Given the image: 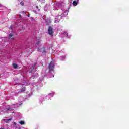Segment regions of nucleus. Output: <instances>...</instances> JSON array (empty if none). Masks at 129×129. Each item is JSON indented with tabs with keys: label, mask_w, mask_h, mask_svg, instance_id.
Listing matches in <instances>:
<instances>
[{
	"label": "nucleus",
	"mask_w": 129,
	"mask_h": 129,
	"mask_svg": "<svg viewBox=\"0 0 129 129\" xmlns=\"http://www.w3.org/2000/svg\"><path fill=\"white\" fill-rule=\"evenodd\" d=\"M54 68H55V63L53 61H51L48 66V69L49 71H54Z\"/></svg>",
	"instance_id": "1"
},
{
	"label": "nucleus",
	"mask_w": 129,
	"mask_h": 129,
	"mask_svg": "<svg viewBox=\"0 0 129 129\" xmlns=\"http://www.w3.org/2000/svg\"><path fill=\"white\" fill-rule=\"evenodd\" d=\"M46 22V25L47 26H49V25H50V24H51V23H52V22L51 21V20H50V19H46L45 20Z\"/></svg>",
	"instance_id": "2"
},
{
	"label": "nucleus",
	"mask_w": 129,
	"mask_h": 129,
	"mask_svg": "<svg viewBox=\"0 0 129 129\" xmlns=\"http://www.w3.org/2000/svg\"><path fill=\"white\" fill-rule=\"evenodd\" d=\"M48 33H53V28L52 27L49 26L48 30Z\"/></svg>",
	"instance_id": "3"
},
{
	"label": "nucleus",
	"mask_w": 129,
	"mask_h": 129,
	"mask_svg": "<svg viewBox=\"0 0 129 129\" xmlns=\"http://www.w3.org/2000/svg\"><path fill=\"white\" fill-rule=\"evenodd\" d=\"M41 52H42V55H45L46 54V49L45 48V47H43L42 48Z\"/></svg>",
	"instance_id": "4"
},
{
	"label": "nucleus",
	"mask_w": 129,
	"mask_h": 129,
	"mask_svg": "<svg viewBox=\"0 0 129 129\" xmlns=\"http://www.w3.org/2000/svg\"><path fill=\"white\" fill-rule=\"evenodd\" d=\"M79 0H76V1H74L73 2V5L74 6H77V4H78V1Z\"/></svg>",
	"instance_id": "5"
},
{
	"label": "nucleus",
	"mask_w": 129,
	"mask_h": 129,
	"mask_svg": "<svg viewBox=\"0 0 129 129\" xmlns=\"http://www.w3.org/2000/svg\"><path fill=\"white\" fill-rule=\"evenodd\" d=\"M13 67L14 68V69H18V64L13 63Z\"/></svg>",
	"instance_id": "6"
},
{
	"label": "nucleus",
	"mask_w": 129,
	"mask_h": 129,
	"mask_svg": "<svg viewBox=\"0 0 129 129\" xmlns=\"http://www.w3.org/2000/svg\"><path fill=\"white\" fill-rule=\"evenodd\" d=\"M20 124H21V125H24L25 124V122L24 121H21L19 122Z\"/></svg>",
	"instance_id": "7"
},
{
	"label": "nucleus",
	"mask_w": 129,
	"mask_h": 129,
	"mask_svg": "<svg viewBox=\"0 0 129 129\" xmlns=\"http://www.w3.org/2000/svg\"><path fill=\"white\" fill-rule=\"evenodd\" d=\"M40 43V40H38L37 41V42L36 43L35 45H39Z\"/></svg>",
	"instance_id": "8"
},
{
	"label": "nucleus",
	"mask_w": 129,
	"mask_h": 129,
	"mask_svg": "<svg viewBox=\"0 0 129 129\" xmlns=\"http://www.w3.org/2000/svg\"><path fill=\"white\" fill-rule=\"evenodd\" d=\"M14 25H11L9 27V28L10 29V30H13V29L14 28Z\"/></svg>",
	"instance_id": "9"
},
{
	"label": "nucleus",
	"mask_w": 129,
	"mask_h": 129,
	"mask_svg": "<svg viewBox=\"0 0 129 129\" xmlns=\"http://www.w3.org/2000/svg\"><path fill=\"white\" fill-rule=\"evenodd\" d=\"M20 5H21V6H24V2H23V1L21 2Z\"/></svg>",
	"instance_id": "10"
},
{
	"label": "nucleus",
	"mask_w": 129,
	"mask_h": 129,
	"mask_svg": "<svg viewBox=\"0 0 129 129\" xmlns=\"http://www.w3.org/2000/svg\"><path fill=\"white\" fill-rule=\"evenodd\" d=\"M48 34L49 36H50L51 37H53V33H49Z\"/></svg>",
	"instance_id": "11"
},
{
	"label": "nucleus",
	"mask_w": 129,
	"mask_h": 129,
	"mask_svg": "<svg viewBox=\"0 0 129 129\" xmlns=\"http://www.w3.org/2000/svg\"><path fill=\"white\" fill-rule=\"evenodd\" d=\"M13 36H14V35H13V33L9 34L10 38H12V37H13Z\"/></svg>",
	"instance_id": "12"
},
{
	"label": "nucleus",
	"mask_w": 129,
	"mask_h": 129,
	"mask_svg": "<svg viewBox=\"0 0 129 129\" xmlns=\"http://www.w3.org/2000/svg\"><path fill=\"white\" fill-rule=\"evenodd\" d=\"M38 52H41V49L40 48L37 49Z\"/></svg>",
	"instance_id": "13"
},
{
	"label": "nucleus",
	"mask_w": 129,
	"mask_h": 129,
	"mask_svg": "<svg viewBox=\"0 0 129 129\" xmlns=\"http://www.w3.org/2000/svg\"><path fill=\"white\" fill-rule=\"evenodd\" d=\"M35 65H36V64H35L34 66H32V69H34V67H35Z\"/></svg>",
	"instance_id": "14"
},
{
	"label": "nucleus",
	"mask_w": 129,
	"mask_h": 129,
	"mask_svg": "<svg viewBox=\"0 0 129 129\" xmlns=\"http://www.w3.org/2000/svg\"><path fill=\"white\" fill-rule=\"evenodd\" d=\"M12 120V118L7 119L8 121H10Z\"/></svg>",
	"instance_id": "15"
},
{
	"label": "nucleus",
	"mask_w": 129,
	"mask_h": 129,
	"mask_svg": "<svg viewBox=\"0 0 129 129\" xmlns=\"http://www.w3.org/2000/svg\"><path fill=\"white\" fill-rule=\"evenodd\" d=\"M32 78H33V79H34L35 78V76H32Z\"/></svg>",
	"instance_id": "16"
},
{
	"label": "nucleus",
	"mask_w": 129,
	"mask_h": 129,
	"mask_svg": "<svg viewBox=\"0 0 129 129\" xmlns=\"http://www.w3.org/2000/svg\"><path fill=\"white\" fill-rule=\"evenodd\" d=\"M10 109H6L7 111H9V110H10Z\"/></svg>",
	"instance_id": "17"
},
{
	"label": "nucleus",
	"mask_w": 129,
	"mask_h": 129,
	"mask_svg": "<svg viewBox=\"0 0 129 129\" xmlns=\"http://www.w3.org/2000/svg\"><path fill=\"white\" fill-rule=\"evenodd\" d=\"M36 9H39V6H37L36 7Z\"/></svg>",
	"instance_id": "18"
},
{
	"label": "nucleus",
	"mask_w": 129,
	"mask_h": 129,
	"mask_svg": "<svg viewBox=\"0 0 129 129\" xmlns=\"http://www.w3.org/2000/svg\"><path fill=\"white\" fill-rule=\"evenodd\" d=\"M20 17H22V15H20Z\"/></svg>",
	"instance_id": "19"
},
{
	"label": "nucleus",
	"mask_w": 129,
	"mask_h": 129,
	"mask_svg": "<svg viewBox=\"0 0 129 129\" xmlns=\"http://www.w3.org/2000/svg\"><path fill=\"white\" fill-rule=\"evenodd\" d=\"M23 13L24 14H25V12L23 11Z\"/></svg>",
	"instance_id": "20"
},
{
	"label": "nucleus",
	"mask_w": 129,
	"mask_h": 129,
	"mask_svg": "<svg viewBox=\"0 0 129 129\" xmlns=\"http://www.w3.org/2000/svg\"><path fill=\"white\" fill-rule=\"evenodd\" d=\"M37 75H38V74H36V76H37Z\"/></svg>",
	"instance_id": "21"
}]
</instances>
